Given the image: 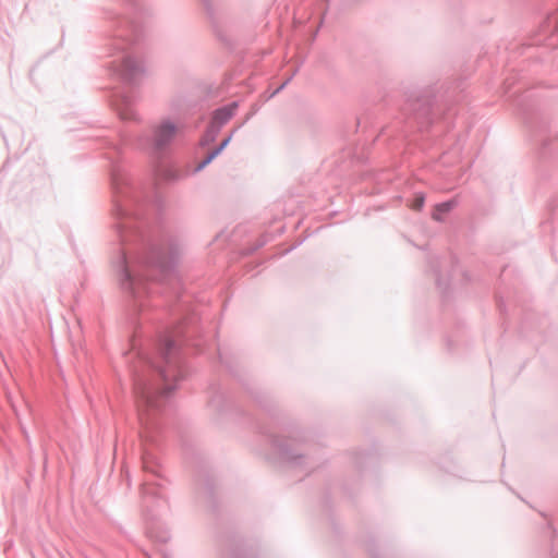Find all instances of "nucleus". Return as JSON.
I'll use <instances>...</instances> for the list:
<instances>
[{"label": "nucleus", "mask_w": 558, "mask_h": 558, "mask_svg": "<svg viewBox=\"0 0 558 558\" xmlns=\"http://www.w3.org/2000/svg\"><path fill=\"white\" fill-rule=\"evenodd\" d=\"M424 205V196L416 195L413 203L411 204V208L414 210H420Z\"/></svg>", "instance_id": "nucleus-5"}, {"label": "nucleus", "mask_w": 558, "mask_h": 558, "mask_svg": "<svg viewBox=\"0 0 558 558\" xmlns=\"http://www.w3.org/2000/svg\"><path fill=\"white\" fill-rule=\"evenodd\" d=\"M236 109V105L232 104L230 106H227L225 108H221L217 110L214 114V125L219 128L225 122H227L234 113Z\"/></svg>", "instance_id": "nucleus-2"}, {"label": "nucleus", "mask_w": 558, "mask_h": 558, "mask_svg": "<svg viewBox=\"0 0 558 558\" xmlns=\"http://www.w3.org/2000/svg\"><path fill=\"white\" fill-rule=\"evenodd\" d=\"M178 133V128L172 123L166 121L162 122L155 130L154 142L157 146L161 147L168 144Z\"/></svg>", "instance_id": "nucleus-1"}, {"label": "nucleus", "mask_w": 558, "mask_h": 558, "mask_svg": "<svg viewBox=\"0 0 558 558\" xmlns=\"http://www.w3.org/2000/svg\"><path fill=\"white\" fill-rule=\"evenodd\" d=\"M230 138H226L221 145L219 146L218 149H216L215 151H213L199 166L198 168H203L205 167L206 165H208L226 146L227 144L229 143Z\"/></svg>", "instance_id": "nucleus-4"}, {"label": "nucleus", "mask_w": 558, "mask_h": 558, "mask_svg": "<svg viewBox=\"0 0 558 558\" xmlns=\"http://www.w3.org/2000/svg\"><path fill=\"white\" fill-rule=\"evenodd\" d=\"M454 207V202H446L441 203L435 206L434 211L432 214V217L434 220L441 221L444 218V215L449 213Z\"/></svg>", "instance_id": "nucleus-3"}]
</instances>
